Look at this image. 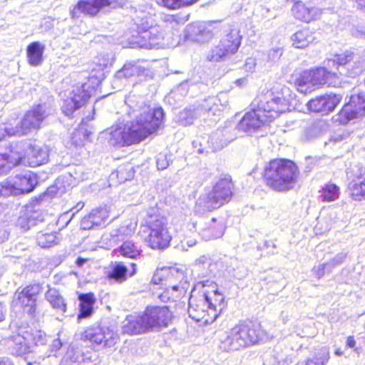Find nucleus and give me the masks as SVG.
Instances as JSON below:
<instances>
[{"instance_id": "nucleus-35", "label": "nucleus", "mask_w": 365, "mask_h": 365, "mask_svg": "<svg viewBox=\"0 0 365 365\" xmlns=\"http://www.w3.org/2000/svg\"><path fill=\"white\" fill-rule=\"evenodd\" d=\"M115 252L124 258L134 259L140 256L142 250L133 241H125Z\"/></svg>"}, {"instance_id": "nucleus-3", "label": "nucleus", "mask_w": 365, "mask_h": 365, "mask_svg": "<svg viewBox=\"0 0 365 365\" xmlns=\"http://www.w3.org/2000/svg\"><path fill=\"white\" fill-rule=\"evenodd\" d=\"M173 319V312L168 306L148 305L143 312L126 317L123 332L128 335H139L160 331L168 328Z\"/></svg>"}, {"instance_id": "nucleus-1", "label": "nucleus", "mask_w": 365, "mask_h": 365, "mask_svg": "<svg viewBox=\"0 0 365 365\" xmlns=\"http://www.w3.org/2000/svg\"><path fill=\"white\" fill-rule=\"evenodd\" d=\"M284 98L274 96L269 89L259 92L250 103V109L240 121V128L247 132L255 131L269 125L287 110Z\"/></svg>"}, {"instance_id": "nucleus-2", "label": "nucleus", "mask_w": 365, "mask_h": 365, "mask_svg": "<svg viewBox=\"0 0 365 365\" xmlns=\"http://www.w3.org/2000/svg\"><path fill=\"white\" fill-rule=\"evenodd\" d=\"M164 113L162 108H148L141 111L128 124L112 132L115 143L121 146L138 144L145 139L156 135L163 127Z\"/></svg>"}, {"instance_id": "nucleus-40", "label": "nucleus", "mask_w": 365, "mask_h": 365, "mask_svg": "<svg viewBox=\"0 0 365 365\" xmlns=\"http://www.w3.org/2000/svg\"><path fill=\"white\" fill-rule=\"evenodd\" d=\"M200 0H160V5L169 10H177L190 6Z\"/></svg>"}, {"instance_id": "nucleus-46", "label": "nucleus", "mask_w": 365, "mask_h": 365, "mask_svg": "<svg viewBox=\"0 0 365 365\" xmlns=\"http://www.w3.org/2000/svg\"><path fill=\"white\" fill-rule=\"evenodd\" d=\"M193 237L190 236L189 233L185 234L182 242L187 245L188 247H192L197 243V234L195 232L192 233Z\"/></svg>"}, {"instance_id": "nucleus-17", "label": "nucleus", "mask_w": 365, "mask_h": 365, "mask_svg": "<svg viewBox=\"0 0 365 365\" xmlns=\"http://www.w3.org/2000/svg\"><path fill=\"white\" fill-rule=\"evenodd\" d=\"M242 36L237 31H231L214 46L208 53L207 58L210 61H220L235 54L239 49Z\"/></svg>"}, {"instance_id": "nucleus-25", "label": "nucleus", "mask_w": 365, "mask_h": 365, "mask_svg": "<svg viewBox=\"0 0 365 365\" xmlns=\"http://www.w3.org/2000/svg\"><path fill=\"white\" fill-rule=\"evenodd\" d=\"M291 41L294 48L305 49L317 43L315 31L309 26L301 27L292 35Z\"/></svg>"}, {"instance_id": "nucleus-53", "label": "nucleus", "mask_w": 365, "mask_h": 365, "mask_svg": "<svg viewBox=\"0 0 365 365\" xmlns=\"http://www.w3.org/2000/svg\"><path fill=\"white\" fill-rule=\"evenodd\" d=\"M28 346L24 342L19 341V347L18 348V351L19 352H24Z\"/></svg>"}, {"instance_id": "nucleus-13", "label": "nucleus", "mask_w": 365, "mask_h": 365, "mask_svg": "<svg viewBox=\"0 0 365 365\" xmlns=\"http://www.w3.org/2000/svg\"><path fill=\"white\" fill-rule=\"evenodd\" d=\"M43 287L39 282H32L19 287L14 293L12 303L24 313L34 317L38 300L42 295Z\"/></svg>"}, {"instance_id": "nucleus-4", "label": "nucleus", "mask_w": 365, "mask_h": 365, "mask_svg": "<svg viewBox=\"0 0 365 365\" xmlns=\"http://www.w3.org/2000/svg\"><path fill=\"white\" fill-rule=\"evenodd\" d=\"M297 163L289 158H274L264 165L261 177L266 187L277 192L294 188L299 175Z\"/></svg>"}, {"instance_id": "nucleus-31", "label": "nucleus", "mask_w": 365, "mask_h": 365, "mask_svg": "<svg viewBox=\"0 0 365 365\" xmlns=\"http://www.w3.org/2000/svg\"><path fill=\"white\" fill-rule=\"evenodd\" d=\"M135 170L132 163L126 162L118 166V168L111 173L110 180L116 184H122L126 181L131 180L134 178Z\"/></svg>"}, {"instance_id": "nucleus-19", "label": "nucleus", "mask_w": 365, "mask_h": 365, "mask_svg": "<svg viewBox=\"0 0 365 365\" xmlns=\"http://www.w3.org/2000/svg\"><path fill=\"white\" fill-rule=\"evenodd\" d=\"M81 339L84 342H90L92 345H102L110 347L118 340L117 334L108 327L90 326L81 334Z\"/></svg>"}, {"instance_id": "nucleus-22", "label": "nucleus", "mask_w": 365, "mask_h": 365, "mask_svg": "<svg viewBox=\"0 0 365 365\" xmlns=\"http://www.w3.org/2000/svg\"><path fill=\"white\" fill-rule=\"evenodd\" d=\"M149 68L143 65V61L136 60L125 62L116 72L119 80H146L149 76Z\"/></svg>"}, {"instance_id": "nucleus-37", "label": "nucleus", "mask_w": 365, "mask_h": 365, "mask_svg": "<svg viewBox=\"0 0 365 365\" xmlns=\"http://www.w3.org/2000/svg\"><path fill=\"white\" fill-rule=\"evenodd\" d=\"M329 360V351L321 349L319 351L314 353L312 357L298 362L297 365H327Z\"/></svg>"}, {"instance_id": "nucleus-14", "label": "nucleus", "mask_w": 365, "mask_h": 365, "mask_svg": "<svg viewBox=\"0 0 365 365\" xmlns=\"http://www.w3.org/2000/svg\"><path fill=\"white\" fill-rule=\"evenodd\" d=\"M328 66L334 67L341 75L354 78L363 71L361 61L352 51L346 50L335 53L327 59Z\"/></svg>"}, {"instance_id": "nucleus-50", "label": "nucleus", "mask_w": 365, "mask_h": 365, "mask_svg": "<svg viewBox=\"0 0 365 365\" xmlns=\"http://www.w3.org/2000/svg\"><path fill=\"white\" fill-rule=\"evenodd\" d=\"M358 9L365 11V0H354Z\"/></svg>"}, {"instance_id": "nucleus-48", "label": "nucleus", "mask_w": 365, "mask_h": 365, "mask_svg": "<svg viewBox=\"0 0 365 365\" xmlns=\"http://www.w3.org/2000/svg\"><path fill=\"white\" fill-rule=\"evenodd\" d=\"M325 268L326 264H322L315 270V274L318 279L322 277L324 275Z\"/></svg>"}, {"instance_id": "nucleus-15", "label": "nucleus", "mask_w": 365, "mask_h": 365, "mask_svg": "<svg viewBox=\"0 0 365 365\" xmlns=\"http://www.w3.org/2000/svg\"><path fill=\"white\" fill-rule=\"evenodd\" d=\"M198 285L201 286L198 292L217 319L227 307L224 294L219 292L217 284L212 280L200 281Z\"/></svg>"}, {"instance_id": "nucleus-43", "label": "nucleus", "mask_w": 365, "mask_h": 365, "mask_svg": "<svg viewBox=\"0 0 365 365\" xmlns=\"http://www.w3.org/2000/svg\"><path fill=\"white\" fill-rule=\"evenodd\" d=\"M218 100L215 98H210L205 101L206 105L205 110L207 112H211L212 115H217L221 111V105L218 103Z\"/></svg>"}, {"instance_id": "nucleus-32", "label": "nucleus", "mask_w": 365, "mask_h": 365, "mask_svg": "<svg viewBox=\"0 0 365 365\" xmlns=\"http://www.w3.org/2000/svg\"><path fill=\"white\" fill-rule=\"evenodd\" d=\"M9 181L15 195L29 193L35 187L34 180L27 175H16Z\"/></svg>"}, {"instance_id": "nucleus-27", "label": "nucleus", "mask_w": 365, "mask_h": 365, "mask_svg": "<svg viewBox=\"0 0 365 365\" xmlns=\"http://www.w3.org/2000/svg\"><path fill=\"white\" fill-rule=\"evenodd\" d=\"M78 313L77 314V320L89 318L92 316L94 309L93 306L96 302V297L93 292L80 293L78 295Z\"/></svg>"}, {"instance_id": "nucleus-28", "label": "nucleus", "mask_w": 365, "mask_h": 365, "mask_svg": "<svg viewBox=\"0 0 365 365\" xmlns=\"http://www.w3.org/2000/svg\"><path fill=\"white\" fill-rule=\"evenodd\" d=\"M131 271L128 272V267L122 262H115L111 266L110 271L107 274V278L118 283L126 281L128 277H131L137 273V265L135 263H130Z\"/></svg>"}, {"instance_id": "nucleus-11", "label": "nucleus", "mask_w": 365, "mask_h": 365, "mask_svg": "<svg viewBox=\"0 0 365 365\" xmlns=\"http://www.w3.org/2000/svg\"><path fill=\"white\" fill-rule=\"evenodd\" d=\"M99 86L98 77L89 76L84 83L72 91L71 98L64 101L62 106L63 113L66 115H71L76 110L86 106Z\"/></svg>"}, {"instance_id": "nucleus-45", "label": "nucleus", "mask_w": 365, "mask_h": 365, "mask_svg": "<svg viewBox=\"0 0 365 365\" xmlns=\"http://www.w3.org/2000/svg\"><path fill=\"white\" fill-rule=\"evenodd\" d=\"M106 68V63H95L94 67L92 68V73H95L93 76H96L100 79V83L101 82V79L104 77V69Z\"/></svg>"}, {"instance_id": "nucleus-18", "label": "nucleus", "mask_w": 365, "mask_h": 365, "mask_svg": "<svg viewBox=\"0 0 365 365\" xmlns=\"http://www.w3.org/2000/svg\"><path fill=\"white\" fill-rule=\"evenodd\" d=\"M188 314L192 320L200 325L212 324L217 319L198 290L192 292L190 297Z\"/></svg>"}, {"instance_id": "nucleus-5", "label": "nucleus", "mask_w": 365, "mask_h": 365, "mask_svg": "<svg viewBox=\"0 0 365 365\" xmlns=\"http://www.w3.org/2000/svg\"><path fill=\"white\" fill-rule=\"evenodd\" d=\"M262 333L260 322L250 319L240 321L227 331L220 341V348L230 351L254 345L260 340Z\"/></svg>"}, {"instance_id": "nucleus-44", "label": "nucleus", "mask_w": 365, "mask_h": 365, "mask_svg": "<svg viewBox=\"0 0 365 365\" xmlns=\"http://www.w3.org/2000/svg\"><path fill=\"white\" fill-rule=\"evenodd\" d=\"M15 196L9 180L0 182V198Z\"/></svg>"}, {"instance_id": "nucleus-8", "label": "nucleus", "mask_w": 365, "mask_h": 365, "mask_svg": "<svg viewBox=\"0 0 365 365\" xmlns=\"http://www.w3.org/2000/svg\"><path fill=\"white\" fill-rule=\"evenodd\" d=\"M165 217L160 214H148L143 226L148 233L145 237L147 245L152 250H164L168 248L173 237Z\"/></svg>"}, {"instance_id": "nucleus-54", "label": "nucleus", "mask_w": 365, "mask_h": 365, "mask_svg": "<svg viewBox=\"0 0 365 365\" xmlns=\"http://www.w3.org/2000/svg\"><path fill=\"white\" fill-rule=\"evenodd\" d=\"M334 354L337 356H341L343 354V351L340 349H336L334 351Z\"/></svg>"}, {"instance_id": "nucleus-41", "label": "nucleus", "mask_w": 365, "mask_h": 365, "mask_svg": "<svg viewBox=\"0 0 365 365\" xmlns=\"http://www.w3.org/2000/svg\"><path fill=\"white\" fill-rule=\"evenodd\" d=\"M135 232V225L132 223L122 225L116 228L111 235L113 239L115 240H123L133 235Z\"/></svg>"}, {"instance_id": "nucleus-9", "label": "nucleus", "mask_w": 365, "mask_h": 365, "mask_svg": "<svg viewBox=\"0 0 365 365\" xmlns=\"http://www.w3.org/2000/svg\"><path fill=\"white\" fill-rule=\"evenodd\" d=\"M128 45L132 48L152 49L160 44L164 36L159 26L136 24L125 34Z\"/></svg>"}, {"instance_id": "nucleus-47", "label": "nucleus", "mask_w": 365, "mask_h": 365, "mask_svg": "<svg viewBox=\"0 0 365 365\" xmlns=\"http://www.w3.org/2000/svg\"><path fill=\"white\" fill-rule=\"evenodd\" d=\"M356 344V340H355L354 336H349L346 338V345L347 347L351 348V349H355Z\"/></svg>"}, {"instance_id": "nucleus-52", "label": "nucleus", "mask_w": 365, "mask_h": 365, "mask_svg": "<svg viewBox=\"0 0 365 365\" xmlns=\"http://www.w3.org/2000/svg\"><path fill=\"white\" fill-rule=\"evenodd\" d=\"M86 262V259H83L82 257H78L76 260V264L78 267H81Z\"/></svg>"}, {"instance_id": "nucleus-26", "label": "nucleus", "mask_w": 365, "mask_h": 365, "mask_svg": "<svg viewBox=\"0 0 365 365\" xmlns=\"http://www.w3.org/2000/svg\"><path fill=\"white\" fill-rule=\"evenodd\" d=\"M0 156L3 158L7 171L19 165L26 166L25 153H23L18 145H9L7 150L1 153Z\"/></svg>"}, {"instance_id": "nucleus-20", "label": "nucleus", "mask_w": 365, "mask_h": 365, "mask_svg": "<svg viewBox=\"0 0 365 365\" xmlns=\"http://www.w3.org/2000/svg\"><path fill=\"white\" fill-rule=\"evenodd\" d=\"M341 101V94L332 92L326 93L309 100L307 108L311 112L328 115L336 108Z\"/></svg>"}, {"instance_id": "nucleus-33", "label": "nucleus", "mask_w": 365, "mask_h": 365, "mask_svg": "<svg viewBox=\"0 0 365 365\" xmlns=\"http://www.w3.org/2000/svg\"><path fill=\"white\" fill-rule=\"evenodd\" d=\"M45 299L53 309L62 313L66 312L67 304L58 290L49 288L45 293Z\"/></svg>"}, {"instance_id": "nucleus-29", "label": "nucleus", "mask_w": 365, "mask_h": 365, "mask_svg": "<svg viewBox=\"0 0 365 365\" xmlns=\"http://www.w3.org/2000/svg\"><path fill=\"white\" fill-rule=\"evenodd\" d=\"M26 166L36 168L48 161V152L42 147L30 145L29 151L25 153Z\"/></svg>"}, {"instance_id": "nucleus-55", "label": "nucleus", "mask_w": 365, "mask_h": 365, "mask_svg": "<svg viewBox=\"0 0 365 365\" xmlns=\"http://www.w3.org/2000/svg\"><path fill=\"white\" fill-rule=\"evenodd\" d=\"M83 205H84L83 202H78V203L76 204V208L78 210H79V207H80V208H82V207H83Z\"/></svg>"}, {"instance_id": "nucleus-39", "label": "nucleus", "mask_w": 365, "mask_h": 365, "mask_svg": "<svg viewBox=\"0 0 365 365\" xmlns=\"http://www.w3.org/2000/svg\"><path fill=\"white\" fill-rule=\"evenodd\" d=\"M58 237L56 232H40L36 235V242L38 246L46 248L53 246L58 242Z\"/></svg>"}, {"instance_id": "nucleus-34", "label": "nucleus", "mask_w": 365, "mask_h": 365, "mask_svg": "<svg viewBox=\"0 0 365 365\" xmlns=\"http://www.w3.org/2000/svg\"><path fill=\"white\" fill-rule=\"evenodd\" d=\"M292 13L296 19L303 21L309 22L314 19L312 10L301 1L294 0Z\"/></svg>"}, {"instance_id": "nucleus-38", "label": "nucleus", "mask_w": 365, "mask_h": 365, "mask_svg": "<svg viewBox=\"0 0 365 365\" xmlns=\"http://www.w3.org/2000/svg\"><path fill=\"white\" fill-rule=\"evenodd\" d=\"M91 133L88 132L84 128L78 127L72 133L71 141L76 147L85 145L91 141Z\"/></svg>"}, {"instance_id": "nucleus-7", "label": "nucleus", "mask_w": 365, "mask_h": 365, "mask_svg": "<svg viewBox=\"0 0 365 365\" xmlns=\"http://www.w3.org/2000/svg\"><path fill=\"white\" fill-rule=\"evenodd\" d=\"M48 113L44 104L34 105L23 115L16 125L9 120L0 123V141L6 136H24L38 131L43 126Z\"/></svg>"}, {"instance_id": "nucleus-6", "label": "nucleus", "mask_w": 365, "mask_h": 365, "mask_svg": "<svg viewBox=\"0 0 365 365\" xmlns=\"http://www.w3.org/2000/svg\"><path fill=\"white\" fill-rule=\"evenodd\" d=\"M339 76L325 66H317L294 73L289 83L297 92L307 96L324 86H334L338 81Z\"/></svg>"}, {"instance_id": "nucleus-36", "label": "nucleus", "mask_w": 365, "mask_h": 365, "mask_svg": "<svg viewBox=\"0 0 365 365\" xmlns=\"http://www.w3.org/2000/svg\"><path fill=\"white\" fill-rule=\"evenodd\" d=\"M320 197L324 202H331L339 198L340 187L334 182H328L319 190Z\"/></svg>"}, {"instance_id": "nucleus-49", "label": "nucleus", "mask_w": 365, "mask_h": 365, "mask_svg": "<svg viewBox=\"0 0 365 365\" xmlns=\"http://www.w3.org/2000/svg\"><path fill=\"white\" fill-rule=\"evenodd\" d=\"M164 21L167 23H178V18L176 15H168L165 18Z\"/></svg>"}, {"instance_id": "nucleus-12", "label": "nucleus", "mask_w": 365, "mask_h": 365, "mask_svg": "<svg viewBox=\"0 0 365 365\" xmlns=\"http://www.w3.org/2000/svg\"><path fill=\"white\" fill-rule=\"evenodd\" d=\"M152 282L166 286L168 292H176L175 297L185 296L189 289V282L183 272L171 267L157 269L153 275Z\"/></svg>"}, {"instance_id": "nucleus-30", "label": "nucleus", "mask_w": 365, "mask_h": 365, "mask_svg": "<svg viewBox=\"0 0 365 365\" xmlns=\"http://www.w3.org/2000/svg\"><path fill=\"white\" fill-rule=\"evenodd\" d=\"M45 46L39 41H33L26 47L28 63L31 66H40L43 61Z\"/></svg>"}, {"instance_id": "nucleus-21", "label": "nucleus", "mask_w": 365, "mask_h": 365, "mask_svg": "<svg viewBox=\"0 0 365 365\" xmlns=\"http://www.w3.org/2000/svg\"><path fill=\"white\" fill-rule=\"evenodd\" d=\"M114 0H78L70 11L71 18L77 19L79 14L89 17L96 16L104 8L111 6Z\"/></svg>"}, {"instance_id": "nucleus-10", "label": "nucleus", "mask_w": 365, "mask_h": 365, "mask_svg": "<svg viewBox=\"0 0 365 365\" xmlns=\"http://www.w3.org/2000/svg\"><path fill=\"white\" fill-rule=\"evenodd\" d=\"M234 194V182L230 175L221 176L206 194L202 203L205 210L212 212L229 203Z\"/></svg>"}, {"instance_id": "nucleus-42", "label": "nucleus", "mask_w": 365, "mask_h": 365, "mask_svg": "<svg viewBox=\"0 0 365 365\" xmlns=\"http://www.w3.org/2000/svg\"><path fill=\"white\" fill-rule=\"evenodd\" d=\"M216 218H212L211 222L207 225L205 228L210 237L213 238L219 237L222 234V225L220 223L216 224Z\"/></svg>"}, {"instance_id": "nucleus-24", "label": "nucleus", "mask_w": 365, "mask_h": 365, "mask_svg": "<svg viewBox=\"0 0 365 365\" xmlns=\"http://www.w3.org/2000/svg\"><path fill=\"white\" fill-rule=\"evenodd\" d=\"M110 210L107 206L93 209L80 222L81 229L88 230L95 227L104 226L110 221Z\"/></svg>"}, {"instance_id": "nucleus-16", "label": "nucleus", "mask_w": 365, "mask_h": 365, "mask_svg": "<svg viewBox=\"0 0 365 365\" xmlns=\"http://www.w3.org/2000/svg\"><path fill=\"white\" fill-rule=\"evenodd\" d=\"M365 115V93L351 94L337 113V120L340 125H347L350 121Z\"/></svg>"}, {"instance_id": "nucleus-23", "label": "nucleus", "mask_w": 365, "mask_h": 365, "mask_svg": "<svg viewBox=\"0 0 365 365\" xmlns=\"http://www.w3.org/2000/svg\"><path fill=\"white\" fill-rule=\"evenodd\" d=\"M347 190L352 200L359 202L365 200V165L351 173Z\"/></svg>"}, {"instance_id": "nucleus-51", "label": "nucleus", "mask_w": 365, "mask_h": 365, "mask_svg": "<svg viewBox=\"0 0 365 365\" xmlns=\"http://www.w3.org/2000/svg\"><path fill=\"white\" fill-rule=\"evenodd\" d=\"M6 172L8 171L6 170V167L3 162V158L0 156V174Z\"/></svg>"}]
</instances>
